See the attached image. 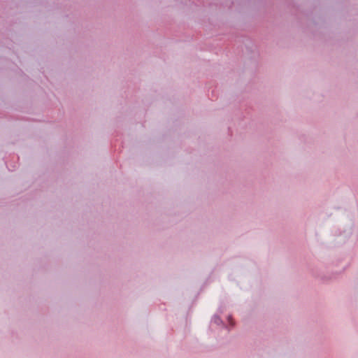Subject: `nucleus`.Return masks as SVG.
Wrapping results in <instances>:
<instances>
[{
	"label": "nucleus",
	"mask_w": 358,
	"mask_h": 358,
	"mask_svg": "<svg viewBox=\"0 0 358 358\" xmlns=\"http://www.w3.org/2000/svg\"><path fill=\"white\" fill-rule=\"evenodd\" d=\"M227 322L231 327H234L235 325V322L231 315H229L227 317Z\"/></svg>",
	"instance_id": "1"
},
{
	"label": "nucleus",
	"mask_w": 358,
	"mask_h": 358,
	"mask_svg": "<svg viewBox=\"0 0 358 358\" xmlns=\"http://www.w3.org/2000/svg\"><path fill=\"white\" fill-rule=\"evenodd\" d=\"M213 322L215 324H220L221 322V318L218 316H214L213 318Z\"/></svg>",
	"instance_id": "2"
}]
</instances>
